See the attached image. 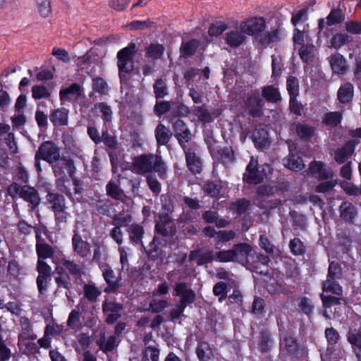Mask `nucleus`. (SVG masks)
<instances>
[{
	"instance_id": "obj_26",
	"label": "nucleus",
	"mask_w": 361,
	"mask_h": 361,
	"mask_svg": "<svg viewBox=\"0 0 361 361\" xmlns=\"http://www.w3.org/2000/svg\"><path fill=\"white\" fill-rule=\"evenodd\" d=\"M46 201L52 211L61 208H66V200L62 195L54 192L47 194L46 196Z\"/></svg>"
},
{
	"instance_id": "obj_49",
	"label": "nucleus",
	"mask_w": 361,
	"mask_h": 361,
	"mask_svg": "<svg viewBox=\"0 0 361 361\" xmlns=\"http://www.w3.org/2000/svg\"><path fill=\"white\" fill-rule=\"evenodd\" d=\"M149 308L153 312L159 313L162 312L166 307H168L169 303L166 300H159L156 297H152L149 302Z\"/></svg>"
},
{
	"instance_id": "obj_36",
	"label": "nucleus",
	"mask_w": 361,
	"mask_h": 361,
	"mask_svg": "<svg viewBox=\"0 0 361 361\" xmlns=\"http://www.w3.org/2000/svg\"><path fill=\"white\" fill-rule=\"evenodd\" d=\"M323 291L332 294L341 295L342 294V287L336 281V279L327 278L323 283Z\"/></svg>"
},
{
	"instance_id": "obj_43",
	"label": "nucleus",
	"mask_w": 361,
	"mask_h": 361,
	"mask_svg": "<svg viewBox=\"0 0 361 361\" xmlns=\"http://www.w3.org/2000/svg\"><path fill=\"white\" fill-rule=\"evenodd\" d=\"M90 341L89 336L85 334H80L78 336V343L75 345V350L78 355L88 350Z\"/></svg>"
},
{
	"instance_id": "obj_10",
	"label": "nucleus",
	"mask_w": 361,
	"mask_h": 361,
	"mask_svg": "<svg viewBox=\"0 0 361 361\" xmlns=\"http://www.w3.org/2000/svg\"><path fill=\"white\" fill-rule=\"evenodd\" d=\"M102 309L106 317V322L108 324H113L121 317L122 306L114 302H104Z\"/></svg>"
},
{
	"instance_id": "obj_48",
	"label": "nucleus",
	"mask_w": 361,
	"mask_h": 361,
	"mask_svg": "<svg viewBox=\"0 0 361 361\" xmlns=\"http://www.w3.org/2000/svg\"><path fill=\"white\" fill-rule=\"evenodd\" d=\"M100 349L105 353L111 352L116 347V337L114 336H109L107 340L101 338L98 341Z\"/></svg>"
},
{
	"instance_id": "obj_53",
	"label": "nucleus",
	"mask_w": 361,
	"mask_h": 361,
	"mask_svg": "<svg viewBox=\"0 0 361 361\" xmlns=\"http://www.w3.org/2000/svg\"><path fill=\"white\" fill-rule=\"evenodd\" d=\"M11 350L6 345V338H4V336L0 334V361L8 360L11 357Z\"/></svg>"
},
{
	"instance_id": "obj_3",
	"label": "nucleus",
	"mask_w": 361,
	"mask_h": 361,
	"mask_svg": "<svg viewBox=\"0 0 361 361\" xmlns=\"http://www.w3.org/2000/svg\"><path fill=\"white\" fill-rule=\"evenodd\" d=\"M8 194L13 198L20 197L28 203L30 209H36L41 202L37 190L28 185H21L18 183H13L8 187Z\"/></svg>"
},
{
	"instance_id": "obj_7",
	"label": "nucleus",
	"mask_w": 361,
	"mask_h": 361,
	"mask_svg": "<svg viewBox=\"0 0 361 361\" xmlns=\"http://www.w3.org/2000/svg\"><path fill=\"white\" fill-rule=\"evenodd\" d=\"M11 127L6 123H0V141L4 142L11 153L16 154L18 148L15 139V135L11 131Z\"/></svg>"
},
{
	"instance_id": "obj_12",
	"label": "nucleus",
	"mask_w": 361,
	"mask_h": 361,
	"mask_svg": "<svg viewBox=\"0 0 361 361\" xmlns=\"http://www.w3.org/2000/svg\"><path fill=\"white\" fill-rule=\"evenodd\" d=\"M83 93V88L77 83H73L68 87L63 88L59 92L61 101L72 102L77 97H80Z\"/></svg>"
},
{
	"instance_id": "obj_34",
	"label": "nucleus",
	"mask_w": 361,
	"mask_h": 361,
	"mask_svg": "<svg viewBox=\"0 0 361 361\" xmlns=\"http://www.w3.org/2000/svg\"><path fill=\"white\" fill-rule=\"evenodd\" d=\"M164 50L165 48L161 44L157 43L151 44L145 49L146 56L153 60L159 59L163 56Z\"/></svg>"
},
{
	"instance_id": "obj_23",
	"label": "nucleus",
	"mask_w": 361,
	"mask_h": 361,
	"mask_svg": "<svg viewBox=\"0 0 361 361\" xmlns=\"http://www.w3.org/2000/svg\"><path fill=\"white\" fill-rule=\"evenodd\" d=\"M185 159L188 169L193 173H199L202 169V163L198 157L191 149L185 151Z\"/></svg>"
},
{
	"instance_id": "obj_25",
	"label": "nucleus",
	"mask_w": 361,
	"mask_h": 361,
	"mask_svg": "<svg viewBox=\"0 0 361 361\" xmlns=\"http://www.w3.org/2000/svg\"><path fill=\"white\" fill-rule=\"evenodd\" d=\"M20 324L22 331L18 335L19 340H35L37 338V336L32 331L31 323L28 318L25 317H21L20 319Z\"/></svg>"
},
{
	"instance_id": "obj_64",
	"label": "nucleus",
	"mask_w": 361,
	"mask_h": 361,
	"mask_svg": "<svg viewBox=\"0 0 361 361\" xmlns=\"http://www.w3.org/2000/svg\"><path fill=\"white\" fill-rule=\"evenodd\" d=\"M325 336L329 345H334L340 337L338 332L332 327L326 329Z\"/></svg>"
},
{
	"instance_id": "obj_41",
	"label": "nucleus",
	"mask_w": 361,
	"mask_h": 361,
	"mask_svg": "<svg viewBox=\"0 0 361 361\" xmlns=\"http://www.w3.org/2000/svg\"><path fill=\"white\" fill-rule=\"evenodd\" d=\"M192 112L201 122L209 123L213 120L212 114L204 106H194Z\"/></svg>"
},
{
	"instance_id": "obj_5",
	"label": "nucleus",
	"mask_w": 361,
	"mask_h": 361,
	"mask_svg": "<svg viewBox=\"0 0 361 361\" xmlns=\"http://www.w3.org/2000/svg\"><path fill=\"white\" fill-rule=\"evenodd\" d=\"M36 153L37 157L51 164L61 158L59 148L51 141L42 143Z\"/></svg>"
},
{
	"instance_id": "obj_51",
	"label": "nucleus",
	"mask_w": 361,
	"mask_h": 361,
	"mask_svg": "<svg viewBox=\"0 0 361 361\" xmlns=\"http://www.w3.org/2000/svg\"><path fill=\"white\" fill-rule=\"evenodd\" d=\"M286 88L290 97H297L299 92V82L297 78L290 76L287 79Z\"/></svg>"
},
{
	"instance_id": "obj_32",
	"label": "nucleus",
	"mask_w": 361,
	"mask_h": 361,
	"mask_svg": "<svg viewBox=\"0 0 361 361\" xmlns=\"http://www.w3.org/2000/svg\"><path fill=\"white\" fill-rule=\"evenodd\" d=\"M196 353L200 361H210L214 357L212 350L206 342L198 344Z\"/></svg>"
},
{
	"instance_id": "obj_39",
	"label": "nucleus",
	"mask_w": 361,
	"mask_h": 361,
	"mask_svg": "<svg viewBox=\"0 0 361 361\" xmlns=\"http://www.w3.org/2000/svg\"><path fill=\"white\" fill-rule=\"evenodd\" d=\"M316 51V47L313 45L302 47L300 52V58L305 63H310L315 58Z\"/></svg>"
},
{
	"instance_id": "obj_13",
	"label": "nucleus",
	"mask_w": 361,
	"mask_h": 361,
	"mask_svg": "<svg viewBox=\"0 0 361 361\" xmlns=\"http://www.w3.org/2000/svg\"><path fill=\"white\" fill-rule=\"evenodd\" d=\"M359 143L357 140H350L346 144L335 151L334 159L341 164L344 163L354 152L355 146Z\"/></svg>"
},
{
	"instance_id": "obj_54",
	"label": "nucleus",
	"mask_w": 361,
	"mask_h": 361,
	"mask_svg": "<svg viewBox=\"0 0 361 361\" xmlns=\"http://www.w3.org/2000/svg\"><path fill=\"white\" fill-rule=\"evenodd\" d=\"M154 92L157 99L163 98L168 94V87L162 79H159L154 85Z\"/></svg>"
},
{
	"instance_id": "obj_55",
	"label": "nucleus",
	"mask_w": 361,
	"mask_h": 361,
	"mask_svg": "<svg viewBox=\"0 0 361 361\" xmlns=\"http://www.w3.org/2000/svg\"><path fill=\"white\" fill-rule=\"evenodd\" d=\"M341 118L342 116L339 112H330L325 114L324 122L326 125L336 126L341 123Z\"/></svg>"
},
{
	"instance_id": "obj_30",
	"label": "nucleus",
	"mask_w": 361,
	"mask_h": 361,
	"mask_svg": "<svg viewBox=\"0 0 361 361\" xmlns=\"http://www.w3.org/2000/svg\"><path fill=\"white\" fill-rule=\"evenodd\" d=\"M354 87L349 82L342 85L338 90L337 96L340 102L348 103L353 97Z\"/></svg>"
},
{
	"instance_id": "obj_52",
	"label": "nucleus",
	"mask_w": 361,
	"mask_h": 361,
	"mask_svg": "<svg viewBox=\"0 0 361 361\" xmlns=\"http://www.w3.org/2000/svg\"><path fill=\"white\" fill-rule=\"evenodd\" d=\"M341 188L349 195L358 196L361 195V188L354 183L347 181H343L340 183Z\"/></svg>"
},
{
	"instance_id": "obj_37",
	"label": "nucleus",
	"mask_w": 361,
	"mask_h": 361,
	"mask_svg": "<svg viewBox=\"0 0 361 361\" xmlns=\"http://www.w3.org/2000/svg\"><path fill=\"white\" fill-rule=\"evenodd\" d=\"M128 232L132 243L135 245L142 244V238L144 234V230L141 226L137 224L131 225L129 227Z\"/></svg>"
},
{
	"instance_id": "obj_6",
	"label": "nucleus",
	"mask_w": 361,
	"mask_h": 361,
	"mask_svg": "<svg viewBox=\"0 0 361 361\" xmlns=\"http://www.w3.org/2000/svg\"><path fill=\"white\" fill-rule=\"evenodd\" d=\"M240 27L245 35H254L264 30L265 20L263 18H248L240 23Z\"/></svg>"
},
{
	"instance_id": "obj_62",
	"label": "nucleus",
	"mask_w": 361,
	"mask_h": 361,
	"mask_svg": "<svg viewBox=\"0 0 361 361\" xmlns=\"http://www.w3.org/2000/svg\"><path fill=\"white\" fill-rule=\"evenodd\" d=\"M337 185V180L330 178L327 181L320 183L316 186L315 190L317 192H326L332 190Z\"/></svg>"
},
{
	"instance_id": "obj_14",
	"label": "nucleus",
	"mask_w": 361,
	"mask_h": 361,
	"mask_svg": "<svg viewBox=\"0 0 361 361\" xmlns=\"http://www.w3.org/2000/svg\"><path fill=\"white\" fill-rule=\"evenodd\" d=\"M298 350V343L294 338L286 334L281 338L280 353L283 356L293 355Z\"/></svg>"
},
{
	"instance_id": "obj_8",
	"label": "nucleus",
	"mask_w": 361,
	"mask_h": 361,
	"mask_svg": "<svg viewBox=\"0 0 361 361\" xmlns=\"http://www.w3.org/2000/svg\"><path fill=\"white\" fill-rule=\"evenodd\" d=\"M308 172L319 180L333 178V171L322 161H313L310 163Z\"/></svg>"
},
{
	"instance_id": "obj_61",
	"label": "nucleus",
	"mask_w": 361,
	"mask_h": 361,
	"mask_svg": "<svg viewBox=\"0 0 361 361\" xmlns=\"http://www.w3.org/2000/svg\"><path fill=\"white\" fill-rule=\"evenodd\" d=\"M198 45V41L192 39L188 42L183 43L181 46L180 51L184 55H192L195 52Z\"/></svg>"
},
{
	"instance_id": "obj_47",
	"label": "nucleus",
	"mask_w": 361,
	"mask_h": 361,
	"mask_svg": "<svg viewBox=\"0 0 361 361\" xmlns=\"http://www.w3.org/2000/svg\"><path fill=\"white\" fill-rule=\"evenodd\" d=\"M296 130L298 136L303 140H309L314 133L313 127L303 123L297 125Z\"/></svg>"
},
{
	"instance_id": "obj_58",
	"label": "nucleus",
	"mask_w": 361,
	"mask_h": 361,
	"mask_svg": "<svg viewBox=\"0 0 361 361\" xmlns=\"http://www.w3.org/2000/svg\"><path fill=\"white\" fill-rule=\"evenodd\" d=\"M94 107L95 109H99V112L102 114V118L105 123L109 122L111 120L112 111L110 106H109L104 103H99L95 104Z\"/></svg>"
},
{
	"instance_id": "obj_15",
	"label": "nucleus",
	"mask_w": 361,
	"mask_h": 361,
	"mask_svg": "<svg viewBox=\"0 0 361 361\" xmlns=\"http://www.w3.org/2000/svg\"><path fill=\"white\" fill-rule=\"evenodd\" d=\"M263 105V99L259 94L255 93L248 97L246 108L252 116H259L262 114Z\"/></svg>"
},
{
	"instance_id": "obj_29",
	"label": "nucleus",
	"mask_w": 361,
	"mask_h": 361,
	"mask_svg": "<svg viewBox=\"0 0 361 361\" xmlns=\"http://www.w3.org/2000/svg\"><path fill=\"white\" fill-rule=\"evenodd\" d=\"M37 244L36 250L38 255V260H44L45 259L50 258L54 255L52 247L46 243H39V235L36 233Z\"/></svg>"
},
{
	"instance_id": "obj_46",
	"label": "nucleus",
	"mask_w": 361,
	"mask_h": 361,
	"mask_svg": "<svg viewBox=\"0 0 361 361\" xmlns=\"http://www.w3.org/2000/svg\"><path fill=\"white\" fill-rule=\"evenodd\" d=\"M262 95L269 102H276L281 99L279 90L273 86H267L262 90Z\"/></svg>"
},
{
	"instance_id": "obj_57",
	"label": "nucleus",
	"mask_w": 361,
	"mask_h": 361,
	"mask_svg": "<svg viewBox=\"0 0 361 361\" xmlns=\"http://www.w3.org/2000/svg\"><path fill=\"white\" fill-rule=\"evenodd\" d=\"M131 221V216L119 213L116 214L112 221V225L115 226H126Z\"/></svg>"
},
{
	"instance_id": "obj_35",
	"label": "nucleus",
	"mask_w": 361,
	"mask_h": 361,
	"mask_svg": "<svg viewBox=\"0 0 361 361\" xmlns=\"http://www.w3.org/2000/svg\"><path fill=\"white\" fill-rule=\"evenodd\" d=\"M233 250H234L235 253V259L245 258L248 261L247 258L252 256V247L247 243L235 245Z\"/></svg>"
},
{
	"instance_id": "obj_20",
	"label": "nucleus",
	"mask_w": 361,
	"mask_h": 361,
	"mask_svg": "<svg viewBox=\"0 0 361 361\" xmlns=\"http://www.w3.org/2000/svg\"><path fill=\"white\" fill-rule=\"evenodd\" d=\"M252 139L255 146L259 149H264L269 145V133L264 128H258L254 130Z\"/></svg>"
},
{
	"instance_id": "obj_59",
	"label": "nucleus",
	"mask_w": 361,
	"mask_h": 361,
	"mask_svg": "<svg viewBox=\"0 0 361 361\" xmlns=\"http://www.w3.org/2000/svg\"><path fill=\"white\" fill-rule=\"evenodd\" d=\"M160 351L159 349L154 346H148L143 353V357L146 360L152 361H159Z\"/></svg>"
},
{
	"instance_id": "obj_60",
	"label": "nucleus",
	"mask_w": 361,
	"mask_h": 361,
	"mask_svg": "<svg viewBox=\"0 0 361 361\" xmlns=\"http://www.w3.org/2000/svg\"><path fill=\"white\" fill-rule=\"evenodd\" d=\"M221 186L219 183L209 181L204 186V191L211 197H215L220 192Z\"/></svg>"
},
{
	"instance_id": "obj_56",
	"label": "nucleus",
	"mask_w": 361,
	"mask_h": 361,
	"mask_svg": "<svg viewBox=\"0 0 361 361\" xmlns=\"http://www.w3.org/2000/svg\"><path fill=\"white\" fill-rule=\"evenodd\" d=\"M227 28L225 23L219 21L213 23L209 29V35L211 37H218L221 35Z\"/></svg>"
},
{
	"instance_id": "obj_22",
	"label": "nucleus",
	"mask_w": 361,
	"mask_h": 361,
	"mask_svg": "<svg viewBox=\"0 0 361 361\" xmlns=\"http://www.w3.org/2000/svg\"><path fill=\"white\" fill-rule=\"evenodd\" d=\"M246 39L245 32L242 30H233L226 34V43L233 47L240 46Z\"/></svg>"
},
{
	"instance_id": "obj_19",
	"label": "nucleus",
	"mask_w": 361,
	"mask_h": 361,
	"mask_svg": "<svg viewBox=\"0 0 361 361\" xmlns=\"http://www.w3.org/2000/svg\"><path fill=\"white\" fill-rule=\"evenodd\" d=\"M72 245L74 251L82 257H86L90 252V245L78 233H75L72 238Z\"/></svg>"
},
{
	"instance_id": "obj_4",
	"label": "nucleus",
	"mask_w": 361,
	"mask_h": 361,
	"mask_svg": "<svg viewBox=\"0 0 361 361\" xmlns=\"http://www.w3.org/2000/svg\"><path fill=\"white\" fill-rule=\"evenodd\" d=\"M135 44H130L128 47L119 51L117 54L119 76L123 80L127 73L133 70V56L136 52Z\"/></svg>"
},
{
	"instance_id": "obj_28",
	"label": "nucleus",
	"mask_w": 361,
	"mask_h": 361,
	"mask_svg": "<svg viewBox=\"0 0 361 361\" xmlns=\"http://www.w3.org/2000/svg\"><path fill=\"white\" fill-rule=\"evenodd\" d=\"M348 341L351 344L356 356L361 358V333L358 331H350L347 336Z\"/></svg>"
},
{
	"instance_id": "obj_44",
	"label": "nucleus",
	"mask_w": 361,
	"mask_h": 361,
	"mask_svg": "<svg viewBox=\"0 0 361 361\" xmlns=\"http://www.w3.org/2000/svg\"><path fill=\"white\" fill-rule=\"evenodd\" d=\"M155 136L157 143L160 145H166L169 142V134L168 130L162 124H159L156 128Z\"/></svg>"
},
{
	"instance_id": "obj_1",
	"label": "nucleus",
	"mask_w": 361,
	"mask_h": 361,
	"mask_svg": "<svg viewBox=\"0 0 361 361\" xmlns=\"http://www.w3.org/2000/svg\"><path fill=\"white\" fill-rule=\"evenodd\" d=\"M154 171L160 178H164L167 167L161 157L157 154H144L133 160V171L144 175Z\"/></svg>"
},
{
	"instance_id": "obj_63",
	"label": "nucleus",
	"mask_w": 361,
	"mask_h": 361,
	"mask_svg": "<svg viewBox=\"0 0 361 361\" xmlns=\"http://www.w3.org/2000/svg\"><path fill=\"white\" fill-rule=\"evenodd\" d=\"M37 10L43 17H47L51 13V6L49 0H36Z\"/></svg>"
},
{
	"instance_id": "obj_9",
	"label": "nucleus",
	"mask_w": 361,
	"mask_h": 361,
	"mask_svg": "<svg viewBox=\"0 0 361 361\" xmlns=\"http://www.w3.org/2000/svg\"><path fill=\"white\" fill-rule=\"evenodd\" d=\"M257 161L253 157L246 167L245 173L243 175V180L250 184H258L264 180V176L257 168Z\"/></svg>"
},
{
	"instance_id": "obj_11",
	"label": "nucleus",
	"mask_w": 361,
	"mask_h": 361,
	"mask_svg": "<svg viewBox=\"0 0 361 361\" xmlns=\"http://www.w3.org/2000/svg\"><path fill=\"white\" fill-rule=\"evenodd\" d=\"M174 295L181 298L180 303L188 305L195 300V294L185 283H177L173 288Z\"/></svg>"
},
{
	"instance_id": "obj_2",
	"label": "nucleus",
	"mask_w": 361,
	"mask_h": 361,
	"mask_svg": "<svg viewBox=\"0 0 361 361\" xmlns=\"http://www.w3.org/2000/svg\"><path fill=\"white\" fill-rule=\"evenodd\" d=\"M51 164L53 171L56 177V184L59 190L67 195H70V190L65 183L69 181V178L72 177L74 173L73 162L66 157H61Z\"/></svg>"
},
{
	"instance_id": "obj_31",
	"label": "nucleus",
	"mask_w": 361,
	"mask_h": 361,
	"mask_svg": "<svg viewBox=\"0 0 361 361\" xmlns=\"http://www.w3.org/2000/svg\"><path fill=\"white\" fill-rule=\"evenodd\" d=\"M68 112L66 109H58L50 116V120L54 126H66L68 124Z\"/></svg>"
},
{
	"instance_id": "obj_21",
	"label": "nucleus",
	"mask_w": 361,
	"mask_h": 361,
	"mask_svg": "<svg viewBox=\"0 0 361 361\" xmlns=\"http://www.w3.org/2000/svg\"><path fill=\"white\" fill-rule=\"evenodd\" d=\"M173 128L176 135L181 145L183 142H188L190 139V133L182 120H176L173 123Z\"/></svg>"
},
{
	"instance_id": "obj_17",
	"label": "nucleus",
	"mask_w": 361,
	"mask_h": 361,
	"mask_svg": "<svg viewBox=\"0 0 361 361\" xmlns=\"http://www.w3.org/2000/svg\"><path fill=\"white\" fill-rule=\"evenodd\" d=\"M343 20V16L340 10L332 9L330 13L326 17V19H320L319 20V32L327 26H331L341 23Z\"/></svg>"
},
{
	"instance_id": "obj_38",
	"label": "nucleus",
	"mask_w": 361,
	"mask_h": 361,
	"mask_svg": "<svg viewBox=\"0 0 361 361\" xmlns=\"http://www.w3.org/2000/svg\"><path fill=\"white\" fill-rule=\"evenodd\" d=\"M202 216L206 222L214 223L218 227H225L228 224L227 220L219 219L216 212L207 211Z\"/></svg>"
},
{
	"instance_id": "obj_24",
	"label": "nucleus",
	"mask_w": 361,
	"mask_h": 361,
	"mask_svg": "<svg viewBox=\"0 0 361 361\" xmlns=\"http://www.w3.org/2000/svg\"><path fill=\"white\" fill-rule=\"evenodd\" d=\"M283 161L285 166L292 171H299L305 166L301 157L294 154L292 152L291 149H290L289 155L283 160Z\"/></svg>"
},
{
	"instance_id": "obj_27",
	"label": "nucleus",
	"mask_w": 361,
	"mask_h": 361,
	"mask_svg": "<svg viewBox=\"0 0 361 361\" xmlns=\"http://www.w3.org/2000/svg\"><path fill=\"white\" fill-rule=\"evenodd\" d=\"M330 63L333 71L338 74H343L347 70L346 61L340 54L333 55L330 59Z\"/></svg>"
},
{
	"instance_id": "obj_45",
	"label": "nucleus",
	"mask_w": 361,
	"mask_h": 361,
	"mask_svg": "<svg viewBox=\"0 0 361 361\" xmlns=\"http://www.w3.org/2000/svg\"><path fill=\"white\" fill-rule=\"evenodd\" d=\"M341 215L346 220H352L356 215L355 207L348 202H344L340 206Z\"/></svg>"
},
{
	"instance_id": "obj_50",
	"label": "nucleus",
	"mask_w": 361,
	"mask_h": 361,
	"mask_svg": "<svg viewBox=\"0 0 361 361\" xmlns=\"http://www.w3.org/2000/svg\"><path fill=\"white\" fill-rule=\"evenodd\" d=\"M214 259L221 262H228L235 260V251L232 250H223L214 254Z\"/></svg>"
},
{
	"instance_id": "obj_18",
	"label": "nucleus",
	"mask_w": 361,
	"mask_h": 361,
	"mask_svg": "<svg viewBox=\"0 0 361 361\" xmlns=\"http://www.w3.org/2000/svg\"><path fill=\"white\" fill-rule=\"evenodd\" d=\"M189 259L195 261L199 266H201L214 260V254L212 251L193 250L189 255Z\"/></svg>"
},
{
	"instance_id": "obj_16",
	"label": "nucleus",
	"mask_w": 361,
	"mask_h": 361,
	"mask_svg": "<svg viewBox=\"0 0 361 361\" xmlns=\"http://www.w3.org/2000/svg\"><path fill=\"white\" fill-rule=\"evenodd\" d=\"M102 276L108 284L104 290L106 293H110L115 291L119 286V279L115 275L114 270L111 267L106 266L102 269Z\"/></svg>"
},
{
	"instance_id": "obj_42",
	"label": "nucleus",
	"mask_w": 361,
	"mask_h": 361,
	"mask_svg": "<svg viewBox=\"0 0 361 361\" xmlns=\"http://www.w3.org/2000/svg\"><path fill=\"white\" fill-rule=\"evenodd\" d=\"M83 291L85 297L92 302H96L97 298L101 295V291L92 284H85Z\"/></svg>"
},
{
	"instance_id": "obj_40",
	"label": "nucleus",
	"mask_w": 361,
	"mask_h": 361,
	"mask_svg": "<svg viewBox=\"0 0 361 361\" xmlns=\"http://www.w3.org/2000/svg\"><path fill=\"white\" fill-rule=\"evenodd\" d=\"M353 38L344 33H338L333 36L331 39V45L335 49H339L342 46L350 42Z\"/></svg>"
},
{
	"instance_id": "obj_33",
	"label": "nucleus",
	"mask_w": 361,
	"mask_h": 361,
	"mask_svg": "<svg viewBox=\"0 0 361 361\" xmlns=\"http://www.w3.org/2000/svg\"><path fill=\"white\" fill-rule=\"evenodd\" d=\"M118 182V180H111L106 187V193L109 196H111L116 200H121L123 201L126 197L123 191L121 190Z\"/></svg>"
}]
</instances>
